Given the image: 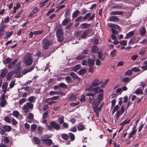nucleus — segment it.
Instances as JSON below:
<instances>
[{
    "mask_svg": "<svg viewBox=\"0 0 147 147\" xmlns=\"http://www.w3.org/2000/svg\"><path fill=\"white\" fill-rule=\"evenodd\" d=\"M91 50L92 53H96L98 50V48L97 46H93L91 47Z\"/></svg>",
    "mask_w": 147,
    "mask_h": 147,
    "instance_id": "26",
    "label": "nucleus"
},
{
    "mask_svg": "<svg viewBox=\"0 0 147 147\" xmlns=\"http://www.w3.org/2000/svg\"><path fill=\"white\" fill-rule=\"evenodd\" d=\"M33 140L36 144L39 145L40 144V140L38 137L36 136L33 137Z\"/></svg>",
    "mask_w": 147,
    "mask_h": 147,
    "instance_id": "25",
    "label": "nucleus"
},
{
    "mask_svg": "<svg viewBox=\"0 0 147 147\" xmlns=\"http://www.w3.org/2000/svg\"><path fill=\"white\" fill-rule=\"evenodd\" d=\"M3 128L5 132H9L12 129L11 127L8 125H4L3 126Z\"/></svg>",
    "mask_w": 147,
    "mask_h": 147,
    "instance_id": "22",
    "label": "nucleus"
},
{
    "mask_svg": "<svg viewBox=\"0 0 147 147\" xmlns=\"http://www.w3.org/2000/svg\"><path fill=\"white\" fill-rule=\"evenodd\" d=\"M109 21L110 22H119V19L117 16H113L109 17Z\"/></svg>",
    "mask_w": 147,
    "mask_h": 147,
    "instance_id": "15",
    "label": "nucleus"
},
{
    "mask_svg": "<svg viewBox=\"0 0 147 147\" xmlns=\"http://www.w3.org/2000/svg\"><path fill=\"white\" fill-rule=\"evenodd\" d=\"M50 125H47L48 129L49 130H52L53 128L58 130L60 129V127L59 124L56 121H53L50 123Z\"/></svg>",
    "mask_w": 147,
    "mask_h": 147,
    "instance_id": "4",
    "label": "nucleus"
},
{
    "mask_svg": "<svg viewBox=\"0 0 147 147\" xmlns=\"http://www.w3.org/2000/svg\"><path fill=\"white\" fill-rule=\"evenodd\" d=\"M38 133L40 134H42L43 132V128L42 127L39 126L38 128Z\"/></svg>",
    "mask_w": 147,
    "mask_h": 147,
    "instance_id": "49",
    "label": "nucleus"
},
{
    "mask_svg": "<svg viewBox=\"0 0 147 147\" xmlns=\"http://www.w3.org/2000/svg\"><path fill=\"white\" fill-rule=\"evenodd\" d=\"M58 121L59 123L62 124L64 121V117L63 116H59L58 118Z\"/></svg>",
    "mask_w": 147,
    "mask_h": 147,
    "instance_id": "38",
    "label": "nucleus"
},
{
    "mask_svg": "<svg viewBox=\"0 0 147 147\" xmlns=\"http://www.w3.org/2000/svg\"><path fill=\"white\" fill-rule=\"evenodd\" d=\"M121 114L119 111H117L115 115L116 119L117 120L118 119L120 115Z\"/></svg>",
    "mask_w": 147,
    "mask_h": 147,
    "instance_id": "55",
    "label": "nucleus"
},
{
    "mask_svg": "<svg viewBox=\"0 0 147 147\" xmlns=\"http://www.w3.org/2000/svg\"><path fill=\"white\" fill-rule=\"evenodd\" d=\"M123 7L122 6H120L119 5H117L115 6H112L111 7V9H120L122 8Z\"/></svg>",
    "mask_w": 147,
    "mask_h": 147,
    "instance_id": "58",
    "label": "nucleus"
},
{
    "mask_svg": "<svg viewBox=\"0 0 147 147\" xmlns=\"http://www.w3.org/2000/svg\"><path fill=\"white\" fill-rule=\"evenodd\" d=\"M41 140L43 143L45 145L49 146L52 144L53 142L51 139L44 138V137L42 136L41 138Z\"/></svg>",
    "mask_w": 147,
    "mask_h": 147,
    "instance_id": "7",
    "label": "nucleus"
},
{
    "mask_svg": "<svg viewBox=\"0 0 147 147\" xmlns=\"http://www.w3.org/2000/svg\"><path fill=\"white\" fill-rule=\"evenodd\" d=\"M12 60V58L9 57H7L3 61V63L4 65H6L7 64L9 63L10 62H11Z\"/></svg>",
    "mask_w": 147,
    "mask_h": 147,
    "instance_id": "24",
    "label": "nucleus"
},
{
    "mask_svg": "<svg viewBox=\"0 0 147 147\" xmlns=\"http://www.w3.org/2000/svg\"><path fill=\"white\" fill-rule=\"evenodd\" d=\"M7 26V25L4 24L3 20H2L0 24V28H2L3 30L5 29Z\"/></svg>",
    "mask_w": 147,
    "mask_h": 147,
    "instance_id": "46",
    "label": "nucleus"
},
{
    "mask_svg": "<svg viewBox=\"0 0 147 147\" xmlns=\"http://www.w3.org/2000/svg\"><path fill=\"white\" fill-rule=\"evenodd\" d=\"M116 51L117 50L115 49H114L110 53V55L112 56V57H114L115 55Z\"/></svg>",
    "mask_w": 147,
    "mask_h": 147,
    "instance_id": "52",
    "label": "nucleus"
},
{
    "mask_svg": "<svg viewBox=\"0 0 147 147\" xmlns=\"http://www.w3.org/2000/svg\"><path fill=\"white\" fill-rule=\"evenodd\" d=\"M90 26V24L87 23H83L81 24L80 27L81 29H85L89 27Z\"/></svg>",
    "mask_w": 147,
    "mask_h": 147,
    "instance_id": "21",
    "label": "nucleus"
},
{
    "mask_svg": "<svg viewBox=\"0 0 147 147\" xmlns=\"http://www.w3.org/2000/svg\"><path fill=\"white\" fill-rule=\"evenodd\" d=\"M33 61V57L30 53H28L24 57L23 62L26 66H30Z\"/></svg>",
    "mask_w": 147,
    "mask_h": 147,
    "instance_id": "2",
    "label": "nucleus"
},
{
    "mask_svg": "<svg viewBox=\"0 0 147 147\" xmlns=\"http://www.w3.org/2000/svg\"><path fill=\"white\" fill-rule=\"evenodd\" d=\"M18 61V59H16L10 62L8 65V68L10 69L13 67L17 62Z\"/></svg>",
    "mask_w": 147,
    "mask_h": 147,
    "instance_id": "14",
    "label": "nucleus"
},
{
    "mask_svg": "<svg viewBox=\"0 0 147 147\" xmlns=\"http://www.w3.org/2000/svg\"><path fill=\"white\" fill-rule=\"evenodd\" d=\"M146 30L145 28L143 27L140 30V33L141 35L142 36H144L146 35Z\"/></svg>",
    "mask_w": 147,
    "mask_h": 147,
    "instance_id": "30",
    "label": "nucleus"
},
{
    "mask_svg": "<svg viewBox=\"0 0 147 147\" xmlns=\"http://www.w3.org/2000/svg\"><path fill=\"white\" fill-rule=\"evenodd\" d=\"M31 128L32 131H35L37 128L36 125V124H32L31 126Z\"/></svg>",
    "mask_w": 147,
    "mask_h": 147,
    "instance_id": "50",
    "label": "nucleus"
},
{
    "mask_svg": "<svg viewBox=\"0 0 147 147\" xmlns=\"http://www.w3.org/2000/svg\"><path fill=\"white\" fill-rule=\"evenodd\" d=\"M6 102L5 100H1L0 103V105L1 107H5Z\"/></svg>",
    "mask_w": 147,
    "mask_h": 147,
    "instance_id": "51",
    "label": "nucleus"
},
{
    "mask_svg": "<svg viewBox=\"0 0 147 147\" xmlns=\"http://www.w3.org/2000/svg\"><path fill=\"white\" fill-rule=\"evenodd\" d=\"M85 97V96L84 94H82L81 96V98L79 99L81 103L85 102L86 100Z\"/></svg>",
    "mask_w": 147,
    "mask_h": 147,
    "instance_id": "41",
    "label": "nucleus"
},
{
    "mask_svg": "<svg viewBox=\"0 0 147 147\" xmlns=\"http://www.w3.org/2000/svg\"><path fill=\"white\" fill-rule=\"evenodd\" d=\"M136 132V130H132V131L130 132L129 135L128 136V138L129 139L131 138L134 135Z\"/></svg>",
    "mask_w": 147,
    "mask_h": 147,
    "instance_id": "33",
    "label": "nucleus"
},
{
    "mask_svg": "<svg viewBox=\"0 0 147 147\" xmlns=\"http://www.w3.org/2000/svg\"><path fill=\"white\" fill-rule=\"evenodd\" d=\"M70 21V19L69 18H67L64 19L62 22L63 26H64L69 23Z\"/></svg>",
    "mask_w": 147,
    "mask_h": 147,
    "instance_id": "27",
    "label": "nucleus"
},
{
    "mask_svg": "<svg viewBox=\"0 0 147 147\" xmlns=\"http://www.w3.org/2000/svg\"><path fill=\"white\" fill-rule=\"evenodd\" d=\"M70 76L73 78L74 80L76 79L78 81H80V78L76 73L73 72H71L70 73Z\"/></svg>",
    "mask_w": 147,
    "mask_h": 147,
    "instance_id": "18",
    "label": "nucleus"
},
{
    "mask_svg": "<svg viewBox=\"0 0 147 147\" xmlns=\"http://www.w3.org/2000/svg\"><path fill=\"white\" fill-rule=\"evenodd\" d=\"M81 67V66L80 64H78L75 66L74 67H73V70L75 71L77 70L80 69Z\"/></svg>",
    "mask_w": 147,
    "mask_h": 147,
    "instance_id": "34",
    "label": "nucleus"
},
{
    "mask_svg": "<svg viewBox=\"0 0 147 147\" xmlns=\"http://www.w3.org/2000/svg\"><path fill=\"white\" fill-rule=\"evenodd\" d=\"M65 80L68 83H71L72 82V78L69 76H67L65 78Z\"/></svg>",
    "mask_w": 147,
    "mask_h": 147,
    "instance_id": "40",
    "label": "nucleus"
},
{
    "mask_svg": "<svg viewBox=\"0 0 147 147\" xmlns=\"http://www.w3.org/2000/svg\"><path fill=\"white\" fill-rule=\"evenodd\" d=\"M21 64L20 61L16 65L15 67V69L13 71L16 74L18 73L19 72L20 70L21 69Z\"/></svg>",
    "mask_w": 147,
    "mask_h": 147,
    "instance_id": "11",
    "label": "nucleus"
},
{
    "mask_svg": "<svg viewBox=\"0 0 147 147\" xmlns=\"http://www.w3.org/2000/svg\"><path fill=\"white\" fill-rule=\"evenodd\" d=\"M102 82V80H100L98 78H95L93 80L92 82L90 84V88H96V87H99L98 86Z\"/></svg>",
    "mask_w": 147,
    "mask_h": 147,
    "instance_id": "6",
    "label": "nucleus"
},
{
    "mask_svg": "<svg viewBox=\"0 0 147 147\" xmlns=\"http://www.w3.org/2000/svg\"><path fill=\"white\" fill-rule=\"evenodd\" d=\"M59 87L63 89H66L67 88V86L63 83H61L59 84Z\"/></svg>",
    "mask_w": 147,
    "mask_h": 147,
    "instance_id": "42",
    "label": "nucleus"
},
{
    "mask_svg": "<svg viewBox=\"0 0 147 147\" xmlns=\"http://www.w3.org/2000/svg\"><path fill=\"white\" fill-rule=\"evenodd\" d=\"M55 8L51 9L49 10L47 13L46 16H48L51 13H53L54 12L55 10Z\"/></svg>",
    "mask_w": 147,
    "mask_h": 147,
    "instance_id": "54",
    "label": "nucleus"
},
{
    "mask_svg": "<svg viewBox=\"0 0 147 147\" xmlns=\"http://www.w3.org/2000/svg\"><path fill=\"white\" fill-rule=\"evenodd\" d=\"M26 105L29 109H30L31 110H32L33 109L34 106L33 104L29 102H27L26 104Z\"/></svg>",
    "mask_w": 147,
    "mask_h": 147,
    "instance_id": "43",
    "label": "nucleus"
},
{
    "mask_svg": "<svg viewBox=\"0 0 147 147\" xmlns=\"http://www.w3.org/2000/svg\"><path fill=\"white\" fill-rule=\"evenodd\" d=\"M8 72L7 69H5L3 70L0 74V78H4Z\"/></svg>",
    "mask_w": 147,
    "mask_h": 147,
    "instance_id": "16",
    "label": "nucleus"
},
{
    "mask_svg": "<svg viewBox=\"0 0 147 147\" xmlns=\"http://www.w3.org/2000/svg\"><path fill=\"white\" fill-rule=\"evenodd\" d=\"M61 136L63 139L65 140H67L69 138L68 135L65 134H61Z\"/></svg>",
    "mask_w": 147,
    "mask_h": 147,
    "instance_id": "45",
    "label": "nucleus"
},
{
    "mask_svg": "<svg viewBox=\"0 0 147 147\" xmlns=\"http://www.w3.org/2000/svg\"><path fill=\"white\" fill-rule=\"evenodd\" d=\"M59 98V96H53L51 98H48L46 99L45 100V102H47L49 100H57Z\"/></svg>",
    "mask_w": 147,
    "mask_h": 147,
    "instance_id": "28",
    "label": "nucleus"
},
{
    "mask_svg": "<svg viewBox=\"0 0 147 147\" xmlns=\"http://www.w3.org/2000/svg\"><path fill=\"white\" fill-rule=\"evenodd\" d=\"M138 57L137 54H135L131 56V59L133 61H135Z\"/></svg>",
    "mask_w": 147,
    "mask_h": 147,
    "instance_id": "64",
    "label": "nucleus"
},
{
    "mask_svg": "<svg viewBox=\"0 0 147 147\" xmlns=\"http://www.w3.org/2000/svg\"><path fill=\"white\" fill-rule=\"evenodd\" d=\"M48 111L44 113L43 115V119H45L47 118L48 117Z\"/></svg>",
    "mask_w": 147,
    "mask_h": 147,
    "instance_id": "63",
    "label": "nucleus"
},
{
    "mask_svg": "<svg viewBox=\"0 0 147 147\" xmlns=\"http://www.w3.org/2000/svg\"><path fill=\"white\" fill-rule=\"evenodd\" d=\"M90 32L89 29H87L84 30L83 33L81 35V37L82 39H85L86 38L87 36Z\"/></svg>",
    "mask_w": 147,
    "mask_h": 147,
    "instance_id": "10",
    "label": "nucleus"
},
{
    "mask_svg": "<svg viewBox=\"0 0 147 147\" xmlns=\"http://www.w3.org/2000/svg\"><path fill=\"white\" fill-rule=\"evenodd\" d=\"M78 130L79 131H83L85 128L84 125L79 124L77 126Z\"/></svg>",
    "mask_w": 147,
    "mask_h": 147,
    "instance_id": "32",
    "label": "nucleus"
},
{
    "mask_svg": "<svg viewBox=\"0 0 147 147\" xmlns=\"http://www.w3.org/2000/svg\"><path fill=\"white\" fill-rule=\"evenodd\" d=\"M92 57V59L88 58L87 61L88 65L89 67H92L94 65L95 57L94 55H93Z\"/></svg>",
    "mask_w": 147,
    "mask_h": 147,
    "instance_id": "9",
    "label": "nucleus"
},
{
    "mask_svg": "<svg viewBox=\"0 0 147 147\" xmlns=\"http://www.w3.org/2000/svg\"><path fill=\"white\" fill-rule=\"evenodd\" d=\"M80 102H76L75 103H73V102H72V103H71L70 104V106L71 107H74L76 106H77L78 105H79V104H80Z\"/></svg>",
    "mask_w": 147,
    "mask_h": 147,
    "instance_id": "60",
    "label": "nucleus"
},
{
    "mask_svg": "<svg viewBox=\"0 0 147 147\" xmlns=\"http://www.w3.org/2000/svg\"><path fill=\"white\" fill-rule=\"evenodd\" d=\"M8 85V84L7 82H3L2 84V91L4 93H6L7 91V88Z\"/></svg>",
    "mask_w": 147,
    "mask_h": 147,
    "instance_id": "12",
    "label": "nucleus"
},
{
    "mask_svg": "<svg viewBox=\"0 0 147 147\" xmlns=\"http://www.w3.org/2000/svg\"><path fill=\"white\" fill-rule=\"evenodd\" d=\"M129 80V78L126 77L122 79V81L124 83H127L128 82Z\"/></svg>",
    "mask_w": 147,
    "mask_h": 147,
    "instance_id": "57",
    "label": "nucleus"
},
{
    "mask_svg": "<svg viewBox=\"0 0 147 147\" xmlns=\"http://www.w3.org/2000/svg\"><path fill=\"white\" fill-rule=\"evenodd\" d=\"M44 32L43 30H39L37 31H35L34 32V34L35 35H39L42 34Z\"/></svg>",
    "mask_w": 147,
    "mask_h": 147,
    "instance_id": "47",
    "label": "nucleus"
},
{
    "mask_svg": "<svg viewBox=\"0 0 147 147\" xmlns=\"http://www.w3.org/2000/svg\"><path fill=\"white\" fill-rule=\"evenodd\" d=\"M15 73L13 71H9L6 75V78L7 80L9 81L11 80V77L13 76Z\"/></svg>",
    "mask_w": 147,
    "mask_h": 147,
    "instance_id": "13",
    "label": "nucleus"
},
{
    "mask_svg": "<svg viewBox=\"0 0 147 147\" xmlns=\"http://www.w3.org/2000/svg\"><path fill=\"white\" fill-rule=\"evenodd\" d=\"M103 94H100L98 95L97 98H95L89 97L88 101L89 103L92 104V108L93 109L94 112L95 113L99 112V111L98 107H97L100 104L102 100L103 99Z\"/></svg>",
    "mask_w": 147,
    "mask_h": 147,
    "instance_id": "1",
    "label": "nucleus"
},
{
    "mask_svg": "<svg viewBox=\"0 0 147 147\" xmlns=\"http://www.w3.org/2000/svg\"><path fill=\"white\" fill-rule=\"evenodd\" d=\"M120 44L122 45L125 46L127 44V41L123 40L120 42Z\"/></svg>",
    "mask_w": 147,
    "mask_h": 147,
    "instance_id": "62",
    "label": "nucleus"
},
{
    "mask_svg": "<svg viewBox=\"0 0 147 147\" xmlns=\"http://www.w3.org/2000/svg\"><path fill=\"white\" fill-rule=\"evenodd\" d=\"M53 44V41L51 40H49L47 38H44L42 40L43 47L45 49H49V46L52 45Z\"/></svg>",
    "mask_w": 147,
    "mask_h": 147,
    "instance_id": "5",
    "label": "nucleus"
},
{
    "mask_svg": "<svg viewBox=\"0 0 147 147\" xmlns=\"http://www.w3.org/2000/svg\"><path fill=\"white\" fill-rule=\"evenodd\" d=\"M109 81V80L107 79L106 80L105 82H102L101 84V87L102 88H104L105 87V85L107 83L108 81Z\"/></svg>",
    "mask_w": 147,
    "mask_h": 147,
    "instance_id": "53",
    "label": "nucleus"
},
{
    "mask_svg": "<svg viewBox=\"0 0 147 147\" xmlns=\"http://www.w3.org/2000/svg\"><path fill=\"white\" fill-rule=\"evenodd\" d=\"M123 13V11H113L111 12V15H121Z\"/></svg>",
    "mask_w": 147,
    "mask_h": 147,
    "instance_id": "23",
    "label": "nucleus"
},
{
    "mask_svg": "<svg viewBox=\"0 0 147 147\" xmlns=\"http://www.w3.org/2000/svg\"><path fill=\"white\" fill-rule=\"evenodd\" d=\"M102 52L101 51H99L98 52V56L99 59H100L102 61H104L105 60V57H102V56L103 55H104L105 53L104 54H102Z\"/></svg>",
    "mask_w": 147,
    "mask_h": 147,
    "instance_id": "20",
    "label": "nucleus"
},
{
    "mask_svg": "<svg viewBox=\"0 0 147 147\" xmlns=\"http://www.w3.org/2000/svg\"><path fill=\"white\" fill-rule=\"evenodd\" d=\"M69 135L71 141H73L75 140V136L74 134L70 132L69 133Z\"/></svg>",
    "mask_w": 147,
    "mask_h": 147,
    "instance_id": "48",
    "label": "nucleus"
},
{
    "mask_svg": "<svg viewBox=\"0 0 147 147\" xmlns=\"http://www.w3.org/2000/svg\"><path fill=\"white\" fill-rule=\"evenodd\" d=\"M130 121V119H126L123 121L120 124V125L124 126V125L129 123Z\"/></svg>",
    "mask_w": 147,
    "mask_h": 147,
    "instance_id": "36",
    "label": "nucleus"
},
{
    "mask_svg": "<svg viewBox=\"0 0 147 147\" xmlns=\"http://www.w3.org/2000/svg\"><path fill=\"white\" fill-rule=\"evenodd\" d=\"M91 91L94 92L93 93H88L86 94V96H91L92 97H94L95 95L98 93H102L101 94H103L104 90L102 89H101L100 87H96V88H91Z\"/></svg>",
    "mask_w": 147,
    "mask_h": 147,
    "instance_id": "3",
    "label": "nucleus"
},
{
    "mask_svg": "<svg viewBox=\"0 0 147 147\" xmlns=\"http://www.w3.org/2000/svg\"><path fill=\"white\" fill-rule=\"evenodd\" d=\"M57 37L59 39L62 38L63 35V32L62 29L60 28L58 29L56 32ZM63 40L62 39H60L59 40V42H61Z\"/></svg>",
    "mask_w": 147,
    "mask_h": 147,
    "instance_id": "8",
    "label": "nucleus"
},
{
    "mask_svg": "<svg viewBox=\"0 0 147 147\" xmlns=\"http://www.w3.org/2000/svg\"><path fill=\"white\" fill-rule=\"evenodd\" d=\"M71 9L70 8L68 9L66 12L65 13L64 16L66 18H68V16L69 17L70 14V12L71 11Z\"/></svg>",
    "mask_w": 147,
    "mask_h": 147,
    "instance_id": "29",
    "label": "nucleus"
},
{
    "mask_svg": "<svg viewBox=\"0 0 147 147\" xmlns=\"http://www.w3.org/2000/svg\"><path fill=\"white\" fill-rule=\"evenodd\" d=\"M131 70L134 72L139 71L140 69L138 67H134L131 69Z\"/></svg>",
    "mask_w": 147,
    "mask_h": 147,
    "instance_id": "56",
    "label": "nucleus"
},
{
    "mask_svg": "<svg viewBox=\"0 0 147 147\" xmlns=\"http://www.w3.org/2000/svg\"><path fill=\"white\" fill-rule=\"evenodd\" d=\"M13 32V31H11L10 32H6L5 34L7 36V37H8V38L10 37L12 34Z\"/></svg>",
    "mask_w": 147,
    "mask_h": 147,
    "instance_id": "61",
    "label": "nucleus"
},
{
    "mask_svg": "<svg viewBox=\"0 0 147 147\" xmlns=\"http://www.w3.org/2000/svg\"><path fill=\"white\" fill-rule=\"evenodd\" d=\"M134 31H131L126 34V36L124 38L125 39L129 38L134 34Z\"/></svg>",
    "mask_w": 147,
    "mask_h": 147,
    "instance_id": "19",
    "label": "nucleus"
},
{
    "mask_svg": "<svg viewBox=\"0 0 147 147\" xmlns=\"http://www.w3.org/2000/svg\"><path fill=\"white\" fill-rule=\"evenodd\" d=\"M12 114L14 117L17 118L19 116V113L18 111H13L12 114L10 113L9 115L11 116Z\"/></svg>",
    "mask_w": 147,
    "mask_h": 147,
    "instance_id": "31",
    "label": "nucleus"
},
{
    "mask_svg": "<svg viewBox=\"0 0 147 147\" xmlns=\"http://www.w3.org/2000/svg\"><path fill=\"white\" fill-rule=\"evenodd\" d=\"M136 93L137 94H142L143 93L142 90L139 89H138L136 91Z\"/></svg>",
    "mask_w": 147,
    "mask_h": 147,
    "instance_id": "59",
    "label": "nucleus"
},
{
    "mask_svg": "<svg viewBox=\"0 0 147 147\" xmlns=\"http://www.w3.org/2000/svg\"><path fill=\"white\" fill-rule=\"evenodd\" d=\"M91 13H87L83 17V20L84 21L86 20L89 17L91 16Z\"/></svg>",
    "mask_w": 147,
    "mask_h": 147,
    "instance_id": "37",
    "label": "nucleus"
},
{
    "mask_svg": "<svg viewBox=\"0 0 147 147\" xmlns=\"http://www.w3.org/2000/svg\"><path fill=\"white\" fill-rule=\"evenodd\" d=\"M80 13L79 11L78 10H77L73 13L72 16V18H76L78 16Z\"/></svg>",
    "mask_w": 147,
    "mask_h": 147,
    "instance_id": "35",
    "label": "nucleus"
},
{
    "mask_svg": "<svg viewBox=\"0 0 147 147\" xmlns=\"http://www.w3.org/2000/svg\"><path fill=\"white\" fill-rule=\"evenodd\" d=\"M86 57V55L81 54L78 56L77 57L76 59L77 60H81L85 58Z\"/></svg>",
    "mask_w": 147,
    "mask_h": 147,
    "instance_id": "39",
    "label": "nucleus"
},
{
    "mask_svg": "<svg viewBox=\"0 0 147 147\" xmlns=\"http://www.w3.org/2000/svg\"><path fill=\"white\" fill-rule=\"evenodd\" d=\"M77 98V94H72L70 95L69 97L68 100L69 101L75 100Z\"/></svg>",
    "mask_w": 147,
    "mask_h": 147,
    "instance_id": "17",
    "label": "nucleus"
},
{
    "mask_svg": "<svg viewBox=\"0 0 147 147\" xmlns=\"http://www.w3.org/2000/svg\"><path fill=\"white\" fill-rule=\"evenodd\" d=\"M86 72V69H82L79 71V73L80 75H82L85 74Z\"/></svg>",
    "mask_w": 147,
    "mask_h": 147,
    "instance_id": "44",
    "label": "nucleus"
}]
</instances>
